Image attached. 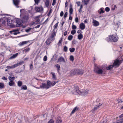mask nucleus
I'll return each instance as SVG.
<instances>
[{
    "label": "nucleus",
    "instance_id": "1",
    "mask_svg": "<svg viewBox=\"0 0 123 123\" xmlns=\"http://www.w3.org/2000/svg\"><path fill=\"white\" fill-rule=\"evenodd\" d=\"M105 70V68L97 64H94L93 71L97 74H105L106 72Z\"/></svg>",
    "mask_w": 123,
    "mask_h": 123
},
{
    "label": "nucleus",
    "instance_id": "2",
    "mask_svg": "<svg viewBox=\"0 0 123 123\" xmlns=\"http://www.w3.org/2000/svg\"><path fill=\"white\" fill-rule=\"evenodd\" d=\"M84 73L83 70L81 69H73L70 72V74L71 75H82Z\"/></svg>",
    "mask_w": 123,
    "mask_h": 123
},
{
    "label": "nucleus",
    "instance_id": "3",
    "mask_svg": "<svg viewBox=\"0 0 123 123\" xmlns=\"http://www.w3.org/2000/svg\"><path fill=\"white\" fill-rule=\"evenodd\" d=\"M107 42H117L118 40V38H117L115 37L112 35H110L105 39Z\"/></svg>",
    "mask_w": 123,
    "mask_h": 123
},
{
    "label": "nucleus",
    "instance_id": "4",
    "mask_svg": "<svg viewBox=\"0 0 123 123\" xmlns=\"http://www.w3.org/2000/svg\"><path fill=\"white\" fill-rule=\"evenodd\" d=\"M50 82L49 81H47V84L45 83H42V85L40 86V87L42 88H45L46 89H48L49 88V86Z\"/></svg>",
    "mask_w": 123,
    "mask_h": 123
},
{
    "label": "nucleus",
    "instance_id": "5",
    "mask_svg": "<svg viewBox=\"0 0 123 123\" xmlns=\"http://www.w3.org/2000/svg\"><path fill=\"white\" fill-rule=\"evenodd\" d=\"M24 62H19L16 64H14L11 66H7L6 67V68H13L18 66L22 64Z\"/></svg>",
    "mask_w": 123,
    "mask_h": 123
},
{
    "label": "nucleus",
    "instance_id": "6",
    "mask_svg": "<svg viewBox=\"0 0 123 123\" xmlns=\"http://www.w3.org/2000/svg\"><path fill=\"white\" fill-rule=\"evenodd\" d=\"M17 24H16V26L17 27H19L22 26L23 25V23H24L22 22V20L18 19L16 20V21Z\"/></svg>",
    "mask_w": 123,
    "mask_h": 123
},
{
    "label": "nucleus",
    "instance_id": "7",
    "mask_svg": "<svg viewBox=\"0 0 123 123\" xmlns=\"http://www.w3.org/2000/svg\"><path fill=\"white\" fill-rule=\"evenodd\" d=\"M29 15L28 14L24 15L22 19V22L25 23L28 22L29 18Z\"/></svg>",
    "mask_w": 123,
    "mask_h": 123
},
{
    "label": "nucleus",
    "instance_id": "8",
    "mask_svg": "<svg viewBox=\"0 0 123 123\" xmlns=\"http://www.w3.org/2000/svg\"><path fill=\"white\" fill-rule=\"evenodd\" d=\"M13 4L17 8H19V5L20 2V0H12Z\"/></svg>",
    "mask_w": 123,
    "mask_h": 123
},
{
    "label": "nucleus",
    "instance_id": "9",
    "mask_svg": "<svg viewBox=\"0 0 123 123\" xmlns=\"http://www.w3.org/2000/svg\"><path fill=\"white\" fill-rule=\"evenodd\" d=\"M56 34V32L55 31L53 30L52 33H51L50 37L52 39V40H55V37Z\"/></svg>",
    "mask_w": 123,
    "mask_h": 123
},
{
    "label": "nucleus",
    "instance_id": "10",
    "mask_svg": "<svg viewBox=\"0 0 123 123\" xmlns=\"http://www.w3.org/2000/svg\"><path fill=\"white\" fill-rule=\"evenodd\" d=\"M92 23H93V25L95 27L98 26L99 24L98 22L94 19L92 20Z\"/></svg>",
    "mask_w": 123,
    "mask_h": 123
},
{
    "label": "nucleus",
    "instance_id": "11",
    "mask_svg": "<svg viewBox=\"0 0 123 123\" xmlns=\"http://www.w3.org/2000/svg\"><path fill=\"white\" fill-rule=\"evenodd\" d=\"M102 105L101 103H99L98 105H96L95 107H94L93 109L91 111L92 112H93L95 111L98 109L100 106H101Z\"/></svg>",
    "mask_w": 123,
    "mask_h": 123
},
{
    "label": "nucleus",
    "instance_id": "12",
    "mask_svg": "<svg viewBox=\"0 0 123 123\" xmlns=\"http://www.w3.org/2000/svg\"><path fill=\"white\" fill-rule=\"evenodd\" d=\"M36 11L38 12H40L43 10V8L42 7H35Z\"/></svg>",
    "mask_w": 123,
    "mask_h": 123
},
{
    "label": "nucleus",
    "instance_id": "13",
    "mask_svg": "<svg viewBox=\"0 0 123 123\" xmlns=\"http://www.w3.org/2000/svg\"><path fill=\"white\" fill-rule=\"evenodd\" d=\"M78 90V87L76 86L74 89L72 90L71 92L73 94H77V92Z\"/></svg>",
    "mask_w": 123,
    "mask_h": 123
},
{
    "label": "nucleus",
    "instance_id": "14",
    "mask_svg": "<svg viewBox=\"0 0 123 123\" xmlns=\"http://www.w3.org/2000/svg\"><path fill=\"white\" fill-rule=\"evenodd\" d=\"M30 41H23L19 43L18 45L20 46H21L24 45L25 44L29 42Z\"/></svg>",
    "mask_w": 123,
    "mask_h": 123
},
{
    "label": "nucleus",
    "instance_id": "15",
    "mask_svg": "<svg viewBox=\"0 0 123 123\" xmlns=\"http://www.w3.org/2000/svg\"><path fill=\"white\" fill-rule=\"evenodd\" d=\"M56 123H62L61 118L60 116H58L57 117Z\"/></svg>",
    "mask_w": 123,
    "mask_h": 123
},
{
    "label": "nucleus",
    "instance_id": "16",
    "mask_svg": "<svg viewBox=\"0 0 123 123\" xmlns=\"http://www.w3.org/2000/svg\"><path fill=\"white\" fill-rule=\"evenodd\" d=\"M122 62H114L112 65H113V67L115 66L117 67H118Z\"/></svg>",
    "mask_w": 123,
    "mask_h": 123
},
{
    "label": "nucleus",
    "instance_id": "17",
    "mask_svg": "<svg viewBox=\"0 0 123 123\" xmlns=\"http://www.w3.org/2000/svg\"><path fill=\"white\" fill-rule=\"evenodd\" d=\"M80 29L83 30L85 29V25L83 23H81L80 24Z\"/></svg>",
    "mask_w": 123,
    "mask_h": 123
},
{
    "label": "nucleus",
    "instance_id": "18",
    "mask_svg": "<svg viewBox=\"0 0 123 123\" xmlns=\"http://www.w3.org/2000/svg\"><path fill=\"white\" fill-rule=\"evenodd\" d=\"M88 93V92L86 90H82L81 95L83 96H86Z\"/></svg>",
    "mask_w": 123,
    "mask_h": 123
},
{
    "label": "nucleus",
    "instance_id": "19",
    "mask_svg": "<svg viewBox=\"0 0 123 123\" xmlns=\"http://www.w3.org/2000/svg\"><path fill=\"white\" fill-rule=\"evenodd\" d=\"M123 61V59L122 57H119L116 59L115 60H114V62H122Z\"/></svg>",
    "mask_w": 123,
    "mask_h": 123
},
{
    "label": "nucleus",
    "instance_id": "20",
    "mask_svg": "<svg viewBox=\"0 0 123 123\" xmlns=\"http://www.w3.org/2000/svg\"><path fill=\"white\" fill-rule=\"evenodd\" d=\"M78 109V108L77 106L75 107L73 110L71 112L70 115H71L73 114H74L75 112L77 111Z\"/></svg>",
    "mask_w": 123,
    "mask_h": 123
},
{
    "label": "nucleus",
    "instance_id": "21",
    "mask_svg": "<svg viewBox=\"0 0 123 123\" xmlns=\"http://www.w3.org/2000/svg\"><path fill=\"white\" fill-rule=\"evenodd\" d=\"M47 81H49L50 82H49V88L51 87V86H54L56 84V83L55 81H53L52 82H51L49 80H48Z\"/></svg>",
    "mask_w": 123,
    "mask_h": 123
},
{
    "label": "nucleus",
    "instance_id": "22",
    "mask_svg": "<svg viewBox=\"0 0 123 123\" xmlns=\"http://www.w3.org/2000/svg\"><path fill=\"white\" fill-rule=\"evenodd\" d=\"M51 74L52 75V78L54 80H56V78L55 74L54 72H51Z\"/></svg>",
    "mask_w": 123,
    "mask_h": 123
},
{
    "label": "nucleus",
    "instance_id": "23",
    "mask_svg": "<svg viewBox=\"0 0 123 123\" xmlns=\"http://www.w3.org/2000/svg\"><path fill=\"white\" fill-rule=\"evenodd\" d=\"M52 40V39L50 38H48L46 40V44L47 45H49L50 43L51 42Z\"/></svg>",
    "mask_w": 123,
    "mask_h": 123
},
{
    "label": "nucleus",
    "instance_id": "24",
    "mask_svg": "<svg viewBox=\"0 0 123 123\" xmlns=\"http://www.w3.org/2000/svg\"><path fill=\"white\" fill-rule=\"evenodd\" d=\"M18 54V53H17L14 54H13L12 56L11 57L9 58L10 59H12L14 58L17 57Z\"/></svg>",
    "mask_w": 123,
    "mask_h": 123
},
{
    "label": "nucleus",
    "instance_id": "25",
    "mask_svg": "<svg viewBox=\"0 0 123 123\" xmlns=\"http://www.w3.org/2000/svg\"><path fill=\"white\" fill-rule=\"evenodd\" d=\"M90 0H83L82 2L84 5H87L89 2Z\"/></svg>",
    "mask_w": 123,
    "mask_h": 123
},
{
    "label": "nucleus",
    "instance_id": "26",
    "mask_svg": "<svg viewBox=\"0 0 123 123\" xmlns=\"http://www.w3.org/2000/svg\"><path fill=\"white\" fill-rule=\"evenodd\" d=\"M104 9V8H101L100 10L98 11V13L100 14L104 13L105 11L103 10Z\"/></svg>",
    "mask_w": 123,
    "mask_h": 123
},
{
    "label": "nucleus",
    "instance_id": "27",
    "mask_svg": "<svg viewBox=\"0 0 123 123\" xmlns=\"http://www.w3.org/2000/svg\"><path fill=\"white\" fill-rule=\"evenodd\" d=\"M55 65L56 66V68H57V70L58 72L59 73V71L60 70V66L57 64H55Z\"/></svg>",
    "mask_w": 123,
    "mask_h": 123
},
{
    "label": "nucleus",
    "instance_id": "28",
    "mask_svg": "<svg viewBox=\"0 0 123 123\" xmlns=\"http://www.w3.org/2000/svg\"><path fill=\"white\" fill-rule=\"evenodd\" d=\"M63 38L62 37L61 38L59 42L57 43V44L58 46H60L61 45V43L62 42V41Z\"/></svg>",
    "mask_w": 123,
    "mask_h": 123
},
{
    "label": "nucleus",
    "instance_id": "29",
    "mask_svg": "<svg viewBox=\"0 0 123 123\" xmlns=\"http://www.w3.org/2000/svg\"><path fill=\"white\" fill-rule=\"evenodd\" d=\"M113 67V66L112 65H109L108 67H106V69L107 70H110Z\"/></svg>",
    "mask_w": 123,
    "mask_h": 123
},
{
    "label": "nucleus",
    "instance_id": "30",
    "mask_svg": "<svg viewBox=\"0 0 123 123\" xmlns=\"http://www.w3.org/2000/svg\"><path fill=\"white\" fill-rule=\"evenodd\" d=\"M64 59L63 57L61 56L59 58L58 62H64Z\"/></svg>",
    "mask_w": 123,
    "mask_h": 123
},
{
    "label": "nucleus",
    "instance_id": "31",
    "mask_svg": "<svg viewBox=\"0 0 123 123\" xmlns=\"http://www.w3.org/2000/svg\"><path fill=\"white\" fill-rule=\"evenodd\" d=\"M15 84L14 82L12 80H10L9 82V85L10 86H13Z\"/></svg>",
    "mask_w": 123,
    "mask_h": 123
},
{
    "label": "nucleus",
    "instance_id": "32",
    "mask_svg": "<svg viewBox=\"0 0 123 123\" xmlns=\"http://www.w3.org/2000/svg\"><path fill=\"white\" fill-rule=\"evenodd\" d=\"M49 0H46L45 2L46 6L47 7L49 5Z\"/></svg>",
    "mask_w": 123,
    "mask_h": 123
},
{
    "label": "nucleus",
    "instance_id": "33",
    "mask_svg": "<svg viewBox=\"0 0 123 123\" xmlns=\"http://www.w3.org/2000/svg\"><path fill=\"white\" fill-rule=\"evenodd\" d=\"M30 50V48H27L25 49H24L23 50V52H24L25 53H26L27 52H28Z\"/></svg>",
    "mask_w": 123,
    "mask_h": 123
},
{
    "label": "nucleus",
    "instance_id": "34",
    "mask_svg": "<svg viewBox=\"0 0 123 123\" xmlns=\"http://www.w3.org/2000/svg\"><path fill=\"white\" fill-rule=\"evenodd\" d=\"M83 37V35L82 34H80L78 35V38L80 40L82 39Z\"/></svg>",
    "mask_w": 123,
    "mask_h": 123
},
{
    "label": "nucleus",
    "instance_id": "35",
    "mask_svg": "<svg viewBox=\"0 0 123 123\" xmlns=\"http://www.w3.org/2000/svg\"><path fill=\"white\" fill-rule=\"evenodd\" d=\"M59 22H58L57 23L55 24V25L54 26V29L53 30L55 31V29L57 28V27L58 26V24Z\"/></svg>",
    "mask_w": 123,
    "mask_h": 123
},
{
    "label": "nucleus",
    "instance_id": "36",
    "mask_svg": "<svg viewBox=\"0 0 123 123\" xmlns=\"http://www.w3.org/2000/svg\"><path fill=\"white\" fill-rule=\"evenodd\" d=\"M73 37V36L71 35H69L68 38V39L70 41L71 40Z\"/></svg>",
    "mask_w": 123,
    "mask_h": 123
},
{
    "label": "nucleus",
    "instance_id": "37",
    "mask_svg": "<svg viewBox=\"0 0 123 123\" xmlns=\"http://www.w3.org/2000/svg\"><path fill=\"white\" fill-rule=\"evenodd\" d=\"M82 90H79V87H78V90L77 91V94H78L79 95H81L82 92Z\"/></svg>",
    "mask_w": 123,
    "mask_h": 123
},
{
    "label": "nucleus",
    "instance_id": "38",
    "mask_svg": "<svg viewBox=\"0 0 123 123\" xmlns=\"http://www.w3.org/2000/svg\"><path fill=\"white\" fill-rule=\"evenodd\" d=\"M22 85V82L21 81H19L18 82V85L19 87H20Z\"/></svg>",
    "mask_w": 123,
    "mask_h": 123
},
{
    "label": "nucleus",
    "instance_id": "39",
    "mask_svg": "<svg viewBox=\"0 0 123 123\" xmlns=\"http://www.w3.org/2000/svg\"><path fill=\"white\" fill-rule=\"evenodd\" d=\"M120 120L121 121H117L116 122L113 123H123V118L121 119Z\"/></svg>",
    "mask_w": 123,
    "mask_h": 123
},
{
    "label": "nucleus",
    "instance_id": "40",
    "mask_svg": "<svg viewBox=\"0 0 123 123\" xmlns=\"http://www.w3.org/2000/svg\"><path fill=\"white\" fill-rule=\"evenodd\" d=\"M4 87V84L3 83H0V88L2 89Z\"/></svg>",
    "mask_w": 123,
    "mask_h": 123
},
{
    "label": "nucleus",
    "instance_id": "41",
    "mask_svg": "<svg viewBox=\"0 0 123 123\" xmlns=\"http://www.w3.org/2000/svg\"><path fill=\"white\" fill-rule=\"evenodd\" d=\"M74 58L73 55H71L70 56V60L72 61H73L74 60Z\"/></svg>",
    "mask_w": 123,
    "mask_h": 123
},
{
    "label": "nucleus",
    "instance_id": "42",
    "mask_svg": "<svg viewBox=\"0 0 123 123\" xmlns=\"http://www.w3.org/2000/svg\"><path fill=\"white\" fill-rule=\"evenodd\" d=\"M69 49L70 51L71 52H74L75 50V49L74 48H70Z\"/></svg>",
    "mask_w": 123,
    "mask_h": 123
},
{
    "label": "nucleus",
    "instance_id": "43",
    "mask_svg": "<svg viewBox=\"0 0 123 123\" xmlns=\"http://www.w3.org/2000/svg\"><path fill=\"white\" fill-rule=\"evenodd\" d=\"M22 87H21V89L24 90H26L27 89V87L26 85L23 86Z\"/></svg>",
    "mask_w": 123,
    "mask_h": 123
},
{
    "label": "nucleus",
    "instance_id": "44",
    "mask_svg": "<svg viewBox=\"0 0 123 123\" xmlns=\"http://www.w3.org/2000/svg\"><path fill=\"white\" fill-rule=\"evenodd\" d=\"M83 6L82 5H81L80 6V7L79 9V12L81 13L82 11V9L83 8Z\"/></svg>",
    "mask_w": 123,
    "mask_h": 123
},
{
    "label": "nucleus",
    "instance_id": "45",
    "mask_svg": "<svg viewBox=\"0 0 123 123\" xmlns=\"http://www.w3.org/2000/svg\"><path fill=\"white\" fill-rule=\"evenodd\" d=\"M73 9L72 7H71L69 9V12L70 14H72L73 13Z\"/></svg>",
    "mask_w": 123,
    "mask_h": 123
},
{
    "label": "nucleus",
    "instance_id": "46",
    "mask_svg": "<svg viewBox=\"0 0 123 123\" xmlns=\"http://www.w3.org/2000/svg\"><path fill=\"white\" fill-rule=\"evenodd\" d=\"M76 32V31L75 30H72L71 32V33L72 35L74 34Z\"/></svg>",
    "mask_w": 123,
    "mask_h": 123
},
{
    "label": "nucleus",
    "instance_id": "47",
    "mask_svg": "<svg viewBox=\"0 0 123 123\" xmlns=\"http://www.w3.org/2000/svg\"><path fill=\"white\" fill-rule=\"evenodd\" d=\"M8 25L11 28H13L15 27V25L13 24H8Z\"/></svg>",
    "mask_w": 123,
    "mask_h": 123
},
{
    "label": "nucleus",
    "instance_id": "48",
    "mask_svg": "<svg viewBox=\"0 0 123 123\" xmlns=\"http://www.w3.org/2000/svg\"><path fill=\"white\" fill-rule=\"evenodd\" d=\"M68 50V48L66 46H64V47L63 49V50L64 51L66 52Z\"/></svg>",
    "mask_w": 123,
    "mask_h": 123
},
{
    "label": "nucleus",
    "instance_id": "49",
    "mask_svg": "<svg viewBox=\"0 0 123 123\" xmlns=\"http://www.w3.org/2000/svg\"><path fill=\"white\" fill-rule=\"evenodd\" d=\"M76 28L77 27L75 25H72V29L75 30L76 29Z\"/></svg>",
    "mask_w": 123,
    "mask_h": 123
},
{
    "label": "nucleus",
    "instance_id": "50",
    "mask_svg": "<svg viewBox=\"0 0 123 123\" xmlns=\"http://www.w3.org/2000/svg\"><path fill=\"white\" fill-rule=\"evenodd\" d=\"M51 7L50 8V10H49V12L48 13L47 15L48 16H49V15H50V14H51V12H52V9H51Z\"/></svg>",
    "mask_w": 123,
    "mask_h": 123
},
{
    "label": "nucleus",
    "instance_id": "51",
    "mask_svg": "<svg viewBox=\"0 0 123 123\" xmlns=\"http://www.w3.org/2000/svg\"><path fill=\"white\" fill-rule=\"evenodd\" d=\"M117 101L118 103H121L123 102V100L121 99H118Z\"/></svg>",
    "mask_w": 123,
    "mask_h": 123
},
{
    "label": "nucleus",
    "instance_id": "52",
    "mask_svg": "<svg viewBox=\"0 0 123 123\" xmlns=\"http://www.w3.org/2000/svg\"><path fill=\"white\" fill-rule=\"evenodd\" d=\"M40 0H34L35 2V3L38 4L40 2Z\"/></svg>",
    "mask_w": 123,
    "mask_h": 123
},
{
    "label": "nucleus",
    "instance_id": "53",
    "mask_svg": "<svg viewBox=\"0 0 123 123\" xmlns=\"http://www.w3.org/2000/svg\"><path fill=\"white\" fill-rule=\"evenodd\" d=\"M105 10L106 12H108L110 11V9L109 7H107L105 8Z\"/></svg>",
    "mask_w": 123,
    "mask_h": 123
},
{
    "label": "nucleus",
    "instance_id": "54",
    "mask_svg": "<svg viewBox=\"0 0 123 123\" xmlns=\"http://www.w3.org/2000/svg\"><path fill=\"white\" fill-rule=\"evenodd\" d=\"M54 122L52 119H51L48 123H54Z\"/></svg>",
    "mask_w": 123,
    "mask_h": 123
},
{
    "label": "nucleus",
    "instance_id": "55",
    "mask_svg": "<svg viewBox=\"0 0 123 123\" xmlns=\"http://www.w3.org/2000/svg\"><path fill=\"white\" fill-rule=\"evenodd\" d=\"M56 0H53L52 4V6H54L56 2Z\"/></svg>",
    "mask_w": 123,
    "mask_h": 123
},
{
    "label": "nucleus",
    "instance_id": "56",
    "mask_svg": "<svg viewBox=\"0 0 123 123\" xmlns=\"http://www.w3.org/2000/svg\"><path fill=\"white\" fill-rule=\"evenodd\" d=\"M47 56L46 55L44 56L43 57V61H46L47 60Z\"/></svg>",
    "mask_w": 123,
    "mask_h": 123
},
{
    "label": "nucleus",
    "instance_id": "57",
    "mask_svg": "<svg viewBox=\"0 0 123 123\" xmlns=\"http://www.w3.org/2000/svg\"><path fill=\"white\" fill-rule=\"evenodd\" d=\"M67 15H68V12H66L64 14V17L65 18H66V17L67 16Z\"/></svg>",
    "mask_w": 123,
    "mask_h": 123
},
{
    "label": "nucleus",
    "instance_id": "58",
    "mask_svg": "<svg viewBox=\"0 0 123 123\" xmlns=\"http://www.w3.org/2000/svg\"><path fill=\"white\" fill-rule=\"evenodd\" d=\"M75 21L76 23H78V19L77 17H76L75 18Z\"/></svg>",
    "mask_w": 123,
    "mask_h": 123
},
{
    "label": "nucleus",
    "instance_id": "59",
    "mask_svg": "<svg viewBox=\"0 0 123 123\" xmlns=\"http://www.w3.org/2000/svg\"><path fill=\"white\" fill-rule=\"evenodd\" d=\"M77 43V41L76 40H73L72 41V43L74 44H76Z\"/></svg>",
    "mask_w": 123,
    "mask_h": 123
},
{
    "label": "nucleus",
    "instance_id": "60",
    "mask_svg": "<svg viewBox=\"0 0 123 123\" xmlns=\"http://www.w3.org/2000/svg\"><path fill=\"white\" fill-rule=\"evenodd\" d=\"M18 32V29H16L15 30H13L12 31H10V32Z\"/></svg>",
    "mask_w": 123,
    "mask_h": 123
},
{
    "label": "nucleus",
    "instance_id": "61",
    "mask_svg": "<svg viewBox=\"0 0 123 123\" xmlns=\"http://www.w3.org/2000/svg\"><path fill=\"white\" fill-rule=\"evenodd\" d=\"M64 14V13L63 11H61V12L60 13V16L61 17H62L63 15Z\"/></svg>",
    "mask_w": 123,
    "mask_h": 123
},
{
    "label": "nucleus",
    "instance_id": "62",
    "mask_svg": "<svg viewBox=\"0 0 123 123\" xmlns=\"http://www.w3.org/2000/svg\"><path fill=\"white\" fill-rule=\"evenodd\" d=\"M33 65L32 64H31L30 65V69H31L33 68Z\"/></svg>",
    "mask_w": 123,
    "mask_h": 123
},
{
    "label": "nucleus",
    "instance_id": "63",
    "mask_svg": "<svg viewBox=\"0 0 123 123\" xmlns=\"http://www.w3.org/2000/svg\"><path fill=\"white\" fill-rule=\"evenodd\" d=\"M114 7H113L111 9V10H113V11L114 10H115V8L116 7V5H114Z\"/></svg>",
    "mask_w": 123,
    "mask_h": 123
},
{
    "label": "nucleus",
    "instance_id": "64",
    "mask_svg": "<svg viewBox=\"0 0 123 123\" xmlns=\"http://www.w3.org/2000/svg\"><path fill=\"white\" fill-rule=\"evenodd\" d=\"M77 32L78 33H80V34H81V33H82V32L81 30H79Z\"/></svg>",
    "mask_w": 123,
    "mask_h": 123
}]
</instances>
